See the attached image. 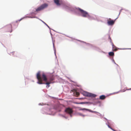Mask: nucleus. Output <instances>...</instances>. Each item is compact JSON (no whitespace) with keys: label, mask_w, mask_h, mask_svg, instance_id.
I'll return each instance as SVG.
<instances>
[{"label":"nucleus","mask_w":131,"mask_h":131,"mask_svg":"<svg viewBox=\"0 0 131 131\" xmlns=\"http://www.w3.org/2000/svg\"><path fill=\"white\" fill-rule=\"evenodd\" d=\"M38 81L37 83L39 84H45L47 85H49L52 83L49 81L47 82V79L45 74L43 73L41 76L40 75V72H38L36 75Z\"/></svg>","instance_id":"nucleus-1"},{"label":"nucleus","mask_w":131,"mask_h":131,"mask_svg":"<svg viewBox=\"0 0 131 131\" xmlns=\"http://www.w3.org/2000/svg\"><path fill=\"white\" fill-rule=\"evenodd\" d=\"M78 10H79L80 13L82 15L83 17H90V15L87 12L80 8H78Z\"/></svg>","instance_id":"nucleus-2"},{"label":"nucleus","mask_w":131,"mask_h":131,"mask_svg":"<svg viewBox=\"0 0 131 131\" xmlns=\"http://www.w3.org/2000/svg\"><path fill=\"white\" fill-rule=\"evenodd\" d=\"M47 6L48 5L47 4H44L37 8L36 9V11L37 12L39 11L46 8Z\"/></svg>","instance_id":"nucleus-3"},{"label":"nucleus","mask_w":131,"mask_h":131,"mask_svg":"<svg viewBox=\"0 0 131 131\" xmlns=\"http://www.w3.org/2000/svg\"><path fill=\"white\" fill-rule=\"evenodd\" d=\"M115 20H113L110 18L107 20V23L108 25H112L114 23Z\"/></svg>","instance_id":"nucleus-4"},{"label":"nucleus","mask_w":131,"mask_h":131,"mask_svg":"<svg viewBox=\"0 0 131 131\" xmlns=\"http://www.w3.org/2000/svg\"><path fill=\"white\" fill-rule=\"evenodd\" d=\"M65 112L71 115L73 111L71 108L69 107L66 109Z\"/></svg>","instance_id":"nucleus-5"},{"label":"nucleus","mask_w":131,"mask_h":131,"mask_svg":"<svg viewBox=\"0 0 131 131\" xmlns=\"http://www.w3.org/2000/svg\"><path fill=\"white\" fill-rule=\"evenodd\" d=\"M110 39V41L112 43V49L113 51H117L118 49L116 48V47L114 45V44L112 42V40L111 38L109 37Z\"/></svg>","instance_id":"nucleus-6"},{"label":"nucleus","mask_w":131,"mask_h":131,"mask_svg":"<svg viewBox=\"0 0 131 131\" xmlns=\"http://www.w3.org/2000/svg\"><path fill=\"white\" fill-rule=\"evenodd\" d=\"M61 0H54V3L57 5H59L60 4L59 3V2Z\"/></svg>","instance_id":"nucleus-7"},{"label":"nucleus","mask_w":131,"mask_h":131,"mask_svg":"<svg viewBox=\"0 0 131 131\" xmlns=\"http://www.w3.org/2000/svg\"><path fill=\"white\" fill-rule=\"evenodd\" d=\"M88 95V97H95L96 96V95L91 93L88 94V95Z\"/></svg>","instance_id":"nucleus-8"},{"label":"nucleus","mask_w":131,"mask_h":131,"mask_svg":"<svg viewBox=\"0 0 131 131\" xmlns=\"http://www.w3.org/2000/svg\"><path fill=\"white\" fill-rule=\"evenodd\" d=\"M86 110L90 112H92V113H97V112L96 111H92L91 110H90L89 109H86V108H83L82 110Z\"/></svg>","instance_id":"nucleus-9"},{"label":"nucleus","mask_w":131,"mask_h":131,"mask_svg":"<svg viewBox=\"0 0 131 131\" xmlns=\"http://www.w3.org/2000/svg\"><path fill=\"white\" fill-rule=\"evenodd\" d=\"M105 97H106L105 95H103L100 96V99L101 100H104Z\"/></svg>","instance_id":"nucleus-10"},{"label":"nucleus","mask_w":131,"mask_h":131,"mask_svg":"<svg viewBox=\"0 0 131 131\" xmlns=\"http://www.w3.org/2000/svg\"><path fill=\"white\" fill-rule=\"evenodd\" d=\"M109 54L110 56H112L114 55V53L113 52H110L109 53Z\"/></svg>","instance_id":"nucleus-11"},{"label":"nucleus","mask_w":131,"mask_h":131,"mask_svg":"<svg viewBox=\"0 0 131 131\" xmlns=\"http://www.w3.org/2000/svg\"><path fill=\"white\" fill-rule=\"evenodd\" d=\"M53 79L52 78H50L49 79V81L50 82H52V81L53 80Z\"/></svg>","instance_id":"nucleus-12"},{"label":"nucleus","mask_w":131,"mask_h":131,"mask_svg":"<svg viewBox=\"0 0 131 131\" xmlns=\"http://www.w3.org/2000/svg\"><path fill=\"white\" fill-rule=\"evenodd\" d=\"M88 94H89V93L85 92L83 93V95L85 96H88L87 95H88Z\"/></svg>","instance_id":"nucleus-13"},{"label":"nucleus","mask_w":131,"mask_h":131,"mask_svg":"<svg viewBox=\"0 0 131 131\" xmlns=\"http://www.w3.org/2000/svg\"><path fill=\"white\" fill-rule=\"evenodd\" d=\"M75 93H76V96H78L79 95L80 93L78 92H76Z\"/></svg>","instance_id":"nucleus-14"},{"label":"nucleus","mask_w":131,"mask_h":131,"mask_svg":"<svg viewBox=\"0 0 131 131\" xmlns=\"http://www.w3.org/2000/svg\"><path fill=\"white\" fill-rule=\"evenodd\" d=\"M8 27L10 29H11V25H9L8 26Z\"/></svg>","instance_id":"nucleus-15"},{"label":"nucleus","mask_w":131,"mask_h":131,"mask_svg":"<svg viewBox=\"0 0 131 131\" xmlns=\"http://www.w3.org/2000/svg\"><path fill=\"white\" fill-rule=\"evenodd\" d=\"M79 115L81 116H84V115H82V114L81 113H79Z\"/></svg>","instance_id":"nucleus-16"},{"label":"nucleus","mask_w":131,"mask_h":131,"mask_svg":"<svg viewBox=\"0 0 131 131\" xmlns=\"http://www.w3.org/2000/svg\"><path fill=\"white\" fill-rule=\"evenodd\" d=\"M15 53V52H13L12 53H11V54H12L13 55H14V53Z\"/></svg>","instance_id":"nucleus-17"},{"label":"nucleus","mask_w":131,"mask_h":131,"mask_svg":"<svg viewBox=\"0 0 131 131\" xmlns=\"http://www.w3.org/2000/svg\"><path fill=\"white\" fill-rule=\"evenodd\" d=\"M108 127L109 128H110V129H111V128H112L109 125H108Z\"/></svg>","instance_id":"nucleus-18"},{"label":"nucleus","mask_w":131,"mask_h":131,"mask_svg":"<svg viewBox=\"0 0 131 131\" xmlns=\"http://www.w3.org/2000/svg\"><path fill=\"white\" fill-rule=\"evenodd\" d=\"M111 129L113 130V131H116L114 129H113L112 128H111Z\"/></svg>","instance_id":"nucleus-19"},{"label":"nucleus","mask_w":131,"mask_h":131,"mask_svg":"<svg viewBox=\"0 0 131 131\" xmlns=\"http://www.w3.org/2000/svg\"><path fill=\"white\" fill-rule=\"evenodd\" d=\"M7 31H8V32H11V31H10V30H9Z\"/></svg>","instance_id":"nucleus-20"},{"label":"nucleus","mask_w":131,"mask_h":131,"mask_svg":"<svg viewBox=\"0 0 131 131\" xmlns=\"http://www.w3.org/2000/svg\"><path fill=\"white\" fill-rule=\"evenodd\" d=\"M127 90H131V88H130V89H128Z\"/></svg>","instance_id":"nucleus-21"},{"label":"nucleus","mask_w":131,"mask_h":131,"mask_svg":"<svg viewBox=\"0 0 131 131\" xmlns=\"http://www.w3.org/2000/svg\"><path fill=\"white\" fill-rule=\"evenodd\" d=\"M47 86H48V87H49L50 86V85H48Z\"/></svg>","instance_id":"nucleus-22"},{"label":"nucleus","mask_w":131,"mask_h":131,"mask_svg":"<svg viewBox=\"0 0 131 131\" xmlns=\"http://www.w3.org/2000/svg\"><path fill=\"white\" fill-rule=\"evenodd\" d=\"M21 20V19H20V20Z\"/></svg>","instance_id":"nucleus-23"}]
</instances>
